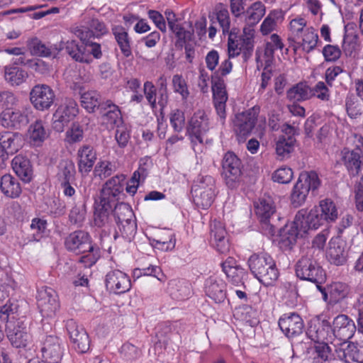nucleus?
Masks as SVG:
<instances>
[{"label": "nucleus", "mask_w": 363, "mask_h": 363, "mask_svg": "<svg viewBox=\"0 0 363 363\" xmlns=\"http://www.w3.org/2000/svg\"><path fill=\"white\" fill-rule=\"evenodd\" d=\"M251 273L259 282L272 284L279 277V270L272 257L266 253H254L247 260Z\"/></svg>", "instance_id": "obj_1"}, {"label": "nucleus", "mask_w": 363, "mask_h": 363, "mask_svg": "<svg viewBox=\"0 0 363 363\" xmlns=\"http://www.w3.org/2000/svg\"><path fill=\"white\" fill-rule=\"evenodd\" d=\"M296 274L303 279L315 283L322 295H328L321 284L326 280V274L319 263L312 257H302L296 264Z\"/></svg>", "instance_id": "obj_2"}, {"label": "nucleus", "mask_w": 363, "mask_h": 363, "mask_svg": "<svg viewBox=\"0 0 363 363\" xmlns=\"http://www.w3.org/2000/svg\"><path fill=\"white\" fill-rule=\"evenodd\" d=\"M321 182L316 172H302L299 174L298 179L294 186L291 194V204L296 208L303 205L306 200L310 190H317Z\"/></svg>", "instance_id": "obj_3"}, {"label": "nucleus", "mask_w": 363, "mask_h": 363, "mask_svg": "<svg viewBox=\"0 0 363 363\" xmlns=\"http://www.w3.org/2000/svg\"><path fill=\"white\" fill-rule=\"evenodd\" d=\"M255 29L243 27L242 33L238 36L234 32L228 39V52L229 58L242 53L245 57L252 55L255 47Z\"/></svg>", "instance_id": "obj_4"}, {"label": "nucleus", "mask_w": 363, "mask_h": 363, "mask_svg": "<svg viewBox=\"0 0 363 363\" xmlns=\"http://www.w3.org/2000/svg\"><path fill=\"white\" fill-rule=\"evenodd\" d=\"M194 202L198 208L208 209L216 196L214 178L210 175L201 176L192 187Z\"/></svg>", "instance_id": "obj_5"}, {"label": "nucleus", "mask_w": 363, "mask_h": 363, "mask_svg": "<svg viewBox=\"0 0 363 363\" xmlns=\"http://www.w3.org/2000/svg\"><path fill=\"white\" fill-rule=\"evenodd\" d=\"M210 129V119L204 110H197L189 118L186 133L194 151L198 145L203 144V137Z\"/></svg>", "instance_id": "obj_6"}, {"label": "nucleus", "mask_w": 363, "mask_h": 363, "mask_svg": "<svg viewBox=\"0 0 363 363\" xmlns=\"http://www.w3.org/2000/svg\"><path fill=\"white\" fill-rule=\"evenodd\" d=\"M260 113V106L255 105L235 115L233 120V130L236 135L245 138L255 128Z\"/></svg>", "instance_id": "obj_7"}, {"label": "nucleus", "mask_w": 363, "mask_h": 363, "mask_svg": "<svg viewBox=\"0 0 363 363\" xmlns=\"http://www.w3.org/2000/svg\"><path fill=\"white\" fill-rule=\"evenodd\" d=\"M125 177L123 174L116 175L109 179L103 186L101 194V203L108 209L113 207L123 192Z\"/></svg>", "instance_id": "obj_8"}, {"label": "nucleus", "mask_w": 363, "mask_h": 363, "mask_svg": "<svg viewBox=\"0 0 363 363\" xmlns=\"http://www.w3.org/2000/svg\"><path fill=\"white\" fill-rule=\"evenodd\" d=\"M40 352L45 363H59L62 357L64 348L60 339L52 335L43 336L40 342Z\"/></svg>", "instance_id": "obj_9"}, {"label": "nucleus", "mask_w": 363, "mask_h": 363, "mask_svg": "<svg viewBox=\"0 0 363 363\" xmlns=\"http://www.w3.org/2000/svg\"><path fill=\"white\" fill-rule=\"evenodd\" d=\"M242 174V162L233 152H227L222 160V175L226 184L233 187Z\"/></svg>", "instance_id": "obj_10"}, {"label": "nucleus", "mask_w": 363, "mask_h": 363, "mask_svg": "<svg viewBox=\"0 0 363 363\" xmlns=\"http://www.w3.org/2000/svg\"><path fill=\"white\" fill-rule=\"evenodd\" d=\"M6 333L11 344L16 348H25L31 342V335L23 320L6 324Z\"/></svg>", "instance_id": "obj_11"}, {"label": "nucleus", "mask_w": 363, "mask_h": 363, "mask_svg": "<svg viewBox=\"0 0 363 363\" xmlns=\"http://www.w3.org/2000/svg\"><path fill=\"white\" fill-rule=\"evenodd\" d=\"M212 93L214 108L220 123L223 124L226 118V102L228 95L225 83L221 77H213Z\"/></svg>", "instance_id": "obj_12"}, {"label": "nucleus", "mask_w": 363, "mask_h": 363, "mask_svg": "<svg viewBox=\"0 0 363 363\" xmlns=\"http://www.w3.org/2000/svg\"><path fill=\"white\" fill-rule=\"evenodd\" d=\"M78 105L72 99H66L53 114V128L59 132L63 130L64 127L77 115Z\"/></svg>", "instance_id": "obj_13"}, {"label": "nucleus", "mask_w": 363, "mask_h": 363, "mask_svg": "<svg viewBox=\"0 0 363 363\" xmlns=\"http://www.w3.org/2000/svg\"><path fill=\"white\" fill-rule=\"evenodd\" d=\"M55 99L54 91L46 84L35 85L30 92V100L34 108L39 111L49 109Z\"/></svg>", "instance_id": "obj_14"}, {"label": "nucleus", "mask_w": 363, "mask_h": 363, "mask_svg": "<svg viewBox=\"0 0 363 363\" xmlns=\"http://www.w3.org/2000/svg\"><path fill=\"white\" fill-rule=\"evenodd\" d=\"M64 244L67 251L75 254L85 253L88 247L94 245L89 233L81 230L71 233L65 238Z\"/></svg>", "instance_id": "obj_15"}, {"label": "nucleus", "mask_w": 363, "mask_h": 363, "mask_svg": "<svg viewBox=\"0 0 363 363\" xmlns=\"http://www.w3.org/2000/svg\"><path fill=\"white\" fill-rule=\"evenodd\" d=\"M169 30L175 35V46L182 49L187 42L192 40L194 31L186 30L182 24L178 22L176 14L172 10H166L164 12Z\"/></svg>", "instance_id": "obj_16"}, {"label": "nucleus", "mask_w": 363, "mask_h": 363, "mask_svg": "<svg viewBox=\"0 0 363 363\" xmlns=\"http://www.w3.org/2000/svg\"><path fill=\"white\" fill-rule=\"evenodd\" d=\"M106 287L110 293L122 294L128 291L131 287L129 277L120 270H112L106 276Z\"/></svg>", "instance_id": "obj_17"}, {"label": "nucleus", "mask_w": 363, "mask_h": 363, "mask_svg": "<svg viewBox=\"0 0 363 363\" xmlns=\"http://www.w3.org/2000/svg\"><path fill=\"white\" fill-rule=\"evenodd\" d=\"M330 329L332 335L345 341L353 337L357 328L352 319L347 315L341 314L334 318Z\"/></svg>", "instance_id": "obj_18"}, {"label": "nucleus", "mask_w": 363, "mask_h": 363, "mask_svg": "<svg viewBox=\"0 0 363 363\" xmlns=\"http://www.w3.org/2000/svg\"><path fill=\"white\" fill-rule=\"evenodd\" d=\"M66 327L75 350L81 353L86 352L89 348L90 341L84 328L72 319L67 320Z\"/></svg>", "instance_id": "obj_19"}, {"label": "nucleus", "mask_w": 363, "mask_h": 363, "mask_svg": "<svg viewBox=\"0 0 363 363\" xmlns=\"http://www.w3.org/2000/svg\"><path fill=\"white\" fill-rule=\"evenodd\" d=\"M330 328L331 325L328 320L313 319L308 323L306 335L315 343L329 342L333 337Z\"/></svg>", "instance_id": "obj_20"}, {"label": "nucleus", "mask_w": 363, "mask_h": 363, "mask_svg": "<svg viewBox=\"0 0 363 363\" xmlns=\"http://www.w3.org/2000/svg\"><path fill=\"white\" fill-rule=\"evenodd\" d=\"M278 323L281 331L289 338L301 335L304 328L303 319L296 313L282 315Z\"/></svg>", "instance_id": "obj_21"}, {"label": "nucleus", "mask_w": 363, "mask_h": 363, "mask_svg": "<svg viewBox=\"0 0 363 363\" xmlns=\"http://www.w3.org/2000/svg\"><path fill=\"white\" fill-rule=\"evenodd\" d=\"M28 123V116L16 107L4 108L0 113V123L5 128L20 129Z\"/></svg>", "instance_id": "obj_22"}, {"label": "nucleus", "mask_w": 363, "mask_h": 363, "mask_svg": "<svg viewBox=\"0 0 363 363\" xmlns=\"http://www.w3.org/2000/svg\"><path fill=\"white\" fill-rule=\"evenodd\" d=\"M318 35L312 26H309L305 33L301 35L298 40H295L290 43L295 53L301 51L304 53H309L317 46Z\"/></svg>", "instance_id": "obj_23"}, {"label": "nucleus", "mask_w": 363, "mask_h": 363, "mask_svg": "<svg viewBox=\"0 0 363 363\" xmlns=\"http://www.w3.org/2000/svg\"><path fill=\"white\" fill-rule=\"evenodd\" d=\"M342 161L350 177L359 176L363 169V154L360 150L342 152Z\"/></svg>", "instance_id": "obj_24"}, {"label": "nucleus", "mask_w": 363, "mask_h": 363, "mask_svg": "<svg viewBox=\"0 0 363 363\" xmlns=\"http://www.w3.org/2000/svg\"><path fill=\"white\" fill-rule=\"evenodd\" d=\"M227 232L223 224L218 220L211 223V242L220 253L228 252L230 245L226 238Z\"/></svg>", "instance_id": "obj_25"}, {"label": "nucleus", "mask_w": 363, "mask_h": 363, "mask_svg": "<svg viewBox=\"0 0 363 363\" xmlns=\"http://www.w3.org/2000/svg\"><path fill=\"white\" fill-rule=\"evenodd\" d=\"M111 33L121 54L126 58L131 57L133 42L128 30L121 25H114L111 27Z\"/></svg>", "instance_id": "obj_26"}, {"label": "nucleus", "mask_w": 363, "mask_h": 363, "mask_svg": "<svg viewBox=\"0 0 363 363\" xmlns=\"http://www.w3.org/2000/svg\"><path fill=\"white\" fill-rule=\"evenodd\" d=\"M255 214L260 222L268 224L271 216L275 213L276 207L272 198L264 194L254 203Z\"/></svg>", "instance_id": "obj_27"}, {"label": "nucleus", "mask_w": 363, "mask_h": 363, "mask_svg": "<svg viewBox=\"0 0 363 363\" xmlns=\"http://www.w3.org/2000/svg\"><path fill=\"white\" fill-rule=\"evenodd\" d=\"M335 358L339 363H353L363 359L357 345L353 342H343L335 349Z\"/></svg>", "instance_id": "obj_28"}, {"label": "nucleus", "mask_w": 363, "mask_h": 363, "mask_svg": "<svg viewBox=\"0 0 363 363\" xmlns=\"http://www.w3.org/2000/svg\"><path fill=\"white\" fill-rule=\"evenodd\" d=\"M11 167L15 174L25 183L33 179V170L30 160L22 155H18L11 161Z\"/></svg>", "instance_id": "obj_29"}, {"label": "nucleus", "mask_w": 363, "mask_h": 363, "mask_svg": "<svg viewBox=\"0 0 363 363\" xmlns=\"http://www.w3.org/2000/svg\"><path fill=\"white\" fill-rule=\"evenodd\" d=\"M345 247V243L340 239H331L329 242V247L326 252L328 260L336 266L343 265L347 261Z\"/></svg>", "instance_id": "obj_30"}, {"label": "nucleus", "mask_w": 363, "mask_h": 363, "mask_svg": "<svg viewBox=\"0 0 363 363\" xmlns=\"http://www.w3.org/2000/svg\"><path fill=\"white\" fill-rule=\"evenodd\" d=\"M0 145L7 155L16 153L23 147V137L18 133L3 131L0 133Z\"/></svg>", "instance_id": "obj_31"}, {"label": "nucleus", "mask_w": 363, "mask_h": 363, "mask_svg": "<svg viewBox=\"0 0 363 363\" xmlns=\"http://www.w3.org/2000/svg\"><path fill=\"white\" fill-rule=\"evenodd\" d=\"M265 13L266 7L263 3L259 1L252 3L243 13L245 23L243 27L255 29Z\"/></svg>", "instance_id": "obj_32"}, {"label": "nucleus", "mask_w": 363, "mask_h": 363, "mask_svg": "<svg viewBox=\"0 0 363 363\" xmlns=\"http://www.w3.org/2000/svg\"><path fill=\"white\" fill-rule=\"evenodd\" d=\"M0 191L6 197L15 199L21 196L22 187L16 178L5 174L0 178Z\"/></svg>", "instance_id": "obj_33"}, {"label": "nucleus", "mask_w": 363, "mask_h": 363, "mask_svg": "<svg viewBox=\"0 0 363 363\" xmlns=\"http://www.w3.org/2000/svg\"><path fill=\"white\" fill-rule=\"evenodd\" d=\"M77 158L79 171L88 173L91 172L96 160V152L92 146L84 145L78 150Z\"/></svg>", "instance_id": "obj_34"}, {"label": "nucleus", "mask_w": 363, "mask_h": 363, "mask_svg": "<svg viewBox=\"0 0 363 363\" xmlns=\"http://www.w3.org/2000/svg\"><path fill=\"white\" fill-rule=\"evenodd\" d=\"M101 109L105 113L103 115L104 120L111 125H119L123 123V116L120 107L115 104L112 100L107 99L101 104Z\"/></svg>", "instance_id": "obj_35"}, {"label": "nucleus", "mask_w": 363, "mask_h": 363, "mask_svg": "<svg viewBox=\"0 0 363 363\" xmlns=\"http://www.w3.org/2000/svg\"><path fill=\"white\" fill-rule=\"evenodd\" d=\"M284 16L281 11L272 10L269 11L259 26V32L263 36H266L274 31L279 23L282 21Z\"/></svg>", "instance_id": "obj_36"}, {"label": "nucleus", "mask_w": 363, "mask_h": 363, "mask_svg": "<svg viewBox=\"0 0 363 363\" xmlns=\"http://www.w3.org/2000/svg\"><path fill=\"white\" fill-rule=\"evenodd\" d=\"M221 267L229 281L233 283H238L241 281L244 274L243 269L237 264L233 257H228L221 263Z\"/></svg>", "instance_id": "obj_37"}, {"label": "nucleus", "mask_w": 363, "mask_h": 363, "mask_svg": "<svg viewBox=\"0 0 363 363\" xmlns=\"http://www.w3.org/2000/svg\"><path fill=\"white\" fill-rule=\"evenodd\" d=\"M311 86L306 82H299L286 91V99L291 101H304L311 99Z\"/></svg>", "instance_id": "obj_38"}, {"label": "nucleus", "mask_w": 363, "mask_h": 363, "mask_svg": "<svg viewBox=\"0 0 363 363\" xmlns=\"http://www.w3.org/2000/svg\"><path fill=\"white\" fill-rule=\"evenodd\" d=\"M65 50L67 54L76 62L90 64L92 62L89 53L85 51V48L80 46L75 40H69L66 43Z\"/></svg>", "instance_id": "obj_39"}, {"label": "nucleus", "mask_w": 363, "mask_h": 363, "mask_svg": "<svg viewBox=\"0 0 363 363\" xmlns=\"http://www.w3.org/2000/svg\"><path fill=\"white\" fill-rule=\"evenodd\" d=\"M174 235L170 231H162L152 238V245L162 251L172 250L175 247Z\"/></svg>", "instance_id": "obj_40"}, {"label": "nucleus", "mask_w": 363, "mask_h": 363, "mask_svg": "<svg viewBox=\"0 0 363 363\" xmlns=\"http://www.w3.org/2000/svg\"><path fill=\"white\" fill-rule=\"evenodd\" d=\"M43 316L52 317L60 307L58 296H40L37 301Z\"/></svg>", "instance_id": "obj_41"}, {"label": "nucleus", "mask_w": 363, "mask_h": 363, "mask_svg": "<svg viewBox=\"0 0 363 363\" xmlns=\"http://www.w3.org/2000/svg\"><path fill=\"white\" fill-rule=\"evenodd\" d=\"M300 233L292 228L291 223L286 224L280 231L279 245L283 250H291L296 243Z\"/></svg>", "instance_id": "obj_42"}, {"label": "nucleus", "mask_w": 363, "mask_h": 363, "mask_svg": "<svg viewBox=\"0 0 363 363\" xmlns=\"http://www.w3.org/2000/svg\"><path fill=\"white\" fill-rule=\"evenodd\" d=\"M5 80L11 86H19L28 78V73L16 66H6L4 72Z\"/></svg>", "instance_id": "obj_43"}, {"label": "nucleus", "mask_w": 363, "mask_h": 363, "mask_svg": "<svg viewBox=\"0 0 363 363\" xmlns=\"http://www.w3.org/2000/svg\"><path fill=\"white\" fill-rule=\"evenodd\" d=\"M307 21L302 17H296L292 19L289 24V43L295 40H298L299 37L305 33L308 28Z\"/></svg>", "instance_id": "obj_44"}, {"label": "nucleus", "mask_w": 363, "mask_h": 363, "mask_svg": "<svg viewBox=\"0 0 363 363\" xmlns=\"http://www.w3.org/2000/svg\"><path fill=\"white\" fill-rule=\"evenodd\" d=\"M296 138L292 135H281L276 143V152L281 158L288 157L294 151Z\"/></svg>", "instance_id": "obj_45"}, {"label": "nucleus", "mask_w": 363, "mask_h": 363, "mask_svg": "<svg viewBox=\"0 0 363 363\" xmlns=\"http://www.w3.org/2000/svg\"><path fill=\"white\" fill-rule=\"evenodd\" d=\"M58 179L61 182H74L76 169L74 163L69 160H62L59 164Z\"/></svg>", "instance_id": "obj_46"}, {"label": "nucleus", "mask_w": 363, "mask_h": 363, "mask_svg": "<svg viewBox=\"0 0 363 363\" xmlns=\"http://www.w3.org/2000/svg\"><path fill=\"white\" fill-rule=\"evenodd\" d=\"M314 359L319 363H330L333 360H337L333 357L332 350L328 342L315 343Z\"/></svg>", "instance_id": "obj_47"}, {"label": "nucleus", "mask_w": 363, "mask_h": 363, "mask_svg": "<svg viewBox=\"0 0 363 363\" xmlns=\"http://www.w3.org/2000/svg\"><path fill=\"white\" fill-rule=\"evenodd\" d=\"M30 139L33 145L39 146L48 137L42 121H36L29 129Z\"/></svg>", "instance_id": "obj_48"}, {"label": "nucleus", "mask_w": 363, "mask_h": 363, "mask_svg": "<svg viewBox=\"0 0 363 363\" xmlns=\"http://www.w3.org/2000/svg\"><path fill=\"white\" fill-rule=\"evenodd\" d=\"M101 95L94 90L87 91L81 95L82 106L89 113H93L100 105Z\"/></svg>", "instance_id": "obj_49"}, {"label": "nucleus", "mask_w": 363, "mask_h": 363, "mask_svg": "<svg viewBox=\"0 0 363 363\" xmlns=\"http://www.w3.org/2000/svg\"><path fill=\"white\" fill-rule=\"evenodd\" d=\"M47 220L40 218L32 219L30 229L33 231L30 241L39 242L48 235Z\"/></svg>", "instance_id": "obj_50"}, {"label": "nucleus", "mask_w": 363, "mask_h": 363, "mask_svg": "<svg viewBox=\"0 0 363 363\" xmlns=\"http://www.w3.org/2000/svg\"><path fill=\"white\" fill-rule=\"evenodd\" d=\"M28 48L33 55L48 57L52 55L51 47L43 43L38 38H33L28 41Z\"/></svg>", "instance_id": "obj_51"}, {"label": "nucleus", "mask_w": 363, "mask_h": 363, "mask_svg": "<svg viewBox=\"0 0 363 363\" xmlns=\"http://www.w3.org/2000/svg\"><path fill=\"white\" fill-rule=\"evenodd\" d=\"M234 315L251 327L257 325L259 323L257 311L250 306H244L236 309Z\"/></svg>", "instance_id": "obj_52"}, {"label": "nucleus", "mask_w": 363, "mask_h": 363, "mask_svg": "<svg viewBox=\"0 0 363 363\" xmlns=\"http://www.w3.org/2000/svg\"><path fill=\"white\" fill-rule=\"evenodd\" d=\"M86 254L80 257L78 262L85 268H90L94 266L101 257V250L94 244L86 250Z\"/></svg>", "instance_id": "obj_53"}, {"label": "nucleus", "mask_w": 363, "mask_h": 363, "mask_svg": "<svg viewBox=\"0 0 363 363\" xmlns=\"http://www.w3.org/2000/svg\"><path fill=\"white\" fill-rule=\"evenodd\" d=\"M113 206V215L116 223L133 219L134 213L128 204L123 202H116Z\"/></svg>", "instance_id": "obj_54"}, {"label": "nucleus", "mask_w": 363, "mask_h": 363, "mask_svg": "<svg viewBox=\"0 0 363 363\" xmlns=\"http://www.w3.org/2000/svg\"><path fill=\"white\" fill-rule=\"evenodd\" d=\"M319 207L321 213L320 214L325 221H334L337 218V209L335 203L329 199H325L320 201Z\"/></svg>", "instance_id": "obj_55"}, {"label": "nucleus", "mask_w": 363, "mask_h": 363, "mask_svg": "<svg viewBox=\"0 0 363 363\" xmlns=\"http://www.w3.org/2000/svg\"><path fill=\"white\" fill-rule=\"evenodd\" d=\"M293 228L296 230L300 234L307 233L311 230L308 220L307 210L301 209L295 216L293 222L290 223Z\"/></svg>", "instance_id": "obj_56"}, {"label": "nucleus", "mask_w": 363, "mask_h": 363, "mask_svg": "<svg viewBox=\"0 0 363 363\" xmlns=\"http://www.w3.org/2000/svg\"><path fill=\"white\" fill-rule=\"evenodd\" d=\"M284 48V43L281 37L276 34H272L269 40L266 43L264 55L267 61L271 60L274 57L276 50H281Z\"/></svg>", "instance_id": "obj_57"}, {"label": "nucleus", "mask_w": 363, "mask_h": 363, "mask_svg": "<svg viewBox=\"0 0 363 363\" xmlns=\"http://www.w3.org/2000/svg\"><path fill=\"white\" fill-rule=\"evenodd\" d=\"M216 19L222 28V32L224 35L233 34L235 30H230V17L227 9L221 7L220 9L216 8Z\"/></svg>", "instance_id": "obj_58"}, {"label": "nucleus", "mask_w": 363, "mask_h": 363, "mask_svg": "<svg viewBox=\"0 0 363 363\" xmlns=\"http://www.w3.org/2000/svg\"><path fill=\"white\" fill-rule=\"evenodd\" d=\"M116 224L119 229L120 235L118 232H116L114 235L115 239L119 236H121L125 239L130 240L133 238L136 233L137 225L133 219L121 223H117Z\"/></svg>", "instance_id": "obj_59"}, {"label": "nucleus", "mask_w": 363, "mask_h": 363, "mask_svg": "<svg viewBox=\"0 0 363 363\" xmlns=\"http://www.w3.org/2000/svg\"><path fill=\"white\" fill-rule=\"evenodd\" d=\"M18 306L10 301L0 308V320L8 324L9 322H15L16 320H22L17 318L16 312Z\"/></svg>", "instance_id": "obj_60"}, {"label": "nucleus", "mask_w": 363, "mask_h": 363, "mask_svg": "<svg viewBox=\"0 0 363 363\" xmlns=\"http://www.w3.org/2000/svg\"><path fill=\"white\" fill-rule=\"evenodd\" d=\"M226 291V284L220 279L210 277L205 284L206 295H219Z\"/></svg>", "instance_id": "obj_61"}, {"label": "nucleus", "mask_w": 363, "mask_h": 363, "mask_svg": "<svg viewBox=\"0 0 363 363\" xmlns=\"http://www.w3.org/2000/svg\"><path fill=\"white\" fill-rule=\"evenodd\" d=\"M345 107L350 118H357L362 114V104L354 95L347 96L345 100Z\"/></svg>", "instance_id": "obj_62"}, {"label": "nucleus", "mask_w": 363, "mask_h": 363, "mask_svg": "<svg viewBox=\"0 0 363 363\" xmlns=\"http://www.w3.org/2000/svg\"><path fill=\"white\" fill-rule=\"evenodd\" d=\"M114 172V167L108 160H100L96 164L94 174L96 177L104 179L111 176Z\"/></svg>", "instance_id": "obj_63"}, {"label": "nucleus", "mask_w": 363, "mask_h": 363, "mask_svg": "<svg viewBox=\"0 0 363 363\" xmlns=\"http://www.w3.org/2000/svg\"><path fill=\"white\" fill-rule=\"evenodd\" d=\"M327 85L325 82L320 81L313 87H311V98L316 97L323 101H329L330 92Z\"/></svg>", "instance_id": "obj_64"}]
</instances>
